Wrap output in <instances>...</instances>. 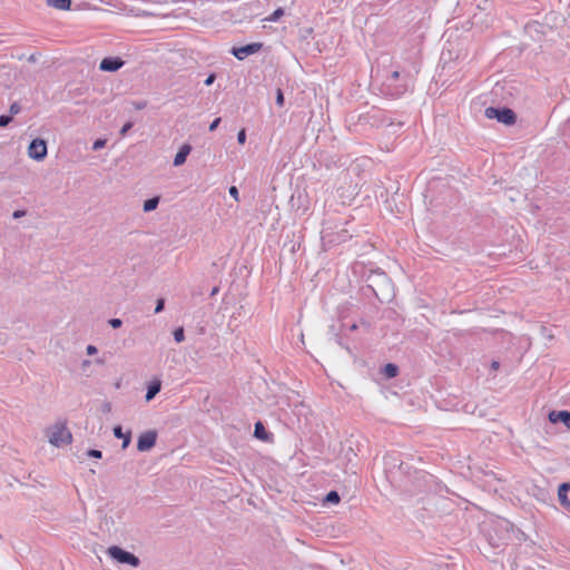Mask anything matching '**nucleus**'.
Returning <instances> with one entry per match:
<instances>
[{
    "mask_svg": "<svg viewBox=\"0 0 570 570\" xmlns=\"http://www.w3.org/2000/svg\"><path fill=\"white\" fill-rule=\"evenodd\" d=\"M47 4L59 10H69L71 0H47Z\"/></svg>",
    "mask_w": 570,
    "mask_h": 570,
    "instance_id": "15",
    "label": "nucleus"
},
{
    "mask_svg": "<svg viewBox=\"0 0 570 570\" xmlns=\"http://www.w3.org/2000/svg\"><path fill=\"white\" fill-rule=\"evenodd\" d=\"M28 155L35 160H42L47 156V144L43 139H33L28 147Z\"/></svg>",
    "mask_w": 570,
    "mask_h": 570,
    "instance_id": "6",
    "label": "nucleus"
},
{
    "mask_svg": "<svg viewBox=\"0 0 570 570\" xmlns=\"http://www.w3.org/2000/svg\"><path fill=\"white\" fill-rule=\"evenodd\" d=\"M228 193H229V195H230L235 200H237V202H238V199H239V198H238V195H239V194H238V189H237V187H236V186H230V187H229V189H228Z\"/></svg>",
    "mask_w": 570,
    "mask_h": 570,
    "instance_id": "30",
    "label": "nucleus"
},
{
    "mask_svg": "<svg viewBox=\"0 0 570 570\" xmlns=\"http://www.w3.org/2000/svg\"><path fill=\"white\" fill-rule=\"evenodd\" d=\"M26 215H27V210H24V209H17V210L13 212L12 217L14 219H19V218L24 217Z\"/></svg>",
    "mask_w": 570,
    "mask_h": 570,
    "instance_id": "31",
    "label": "nucleus"
},
{
    "mask_svg": "<svg viewBox=\"0 0 570 570\" xmlns=\"http://www.w3.org/2000/svg\"><path fill=\"white\" fill-rule=\"evenodd\" d=\"M262 47L263 45L261 42H253L242 47H233L230 52L238 60H244L248 56L258 52L262 49Z\"/></svg>",
    "mask_w": 570,
    "mask_h": 570,
    "instance_id": "7",
    "label": "nucleus"
},
{
    "mask_svg": "<svg viewBox=\"0 0 570 570\" xmlns=\"http://www.w3.org/2000/svg\"><path fill=\"white\" fill-rule=\"evenodd\" d=\"M284 16V9L283 8H277L271 16H268L267 18H265L264 20L265 21H268V22H276L278 21L282 17Z\"/></svg>",
    "mask_w": 570,
    "mask_h": 570,
    "instance_id": "20",
    "label": "nucleus"
},
{
    "mask_svg": "<svg viewBox=\"0 0 570 570\" xmlns=\"http://www.w3.org/2000/svg\"><path fill=\"white\" fill-rule=\"evenodd\" d=\"M29 61H32V62H35V61H36V57H35V55H31V56L29 57Z\"/></svg>",
    "mask_w": 570,
    "mask_h": 570,
    "instance_id": "42",
    "label": "nucleus"
},
{
    "mask_svg": "<svg viewBox=\"0 0 570 570\" xmlns=\"http://www.w3.org/2000/svg\"><path fill=\"white\" fill-rule=\"evenodd\" d=\"M558 499L561 507L570 512V482L561 483L558 488Z\"/></svg>",
    "mask_w": 570,
    "mask_h": 570,
    "instance_id": "10",
    "label": "nucleus"
},
{
    "mask_svg": "<svg viewBox=\"0 0 570 570\" xmlns=\"http://www.w3.org/2000/svg\"><path fill=\"white\" fill-rule=\"evenodd\" d=\"M535 495L542 502H546L548 499H550L549 492L544 489H538V494Z\"/></svg>",
    "mask_w": 570,
    "mask_h": 570,
    "instance_id": "22",
    "label": "nucleus"
},
{
    "mask_svg": "<svg viewBox=\"0 0 570 570\" xmlns=\"http://www.w3.org/2000/svg\"><path fill=\"white\" fill-rule=\"evenodd\" d=\"M112 431H114L115 438L122 439L121 448L122 449L128 448V445L130 444V441H131V432L128 431L127 433H124L122 428L120 425H116Z\"/></svg>",
    "mask_w": 570,
    "mask_h": 570,
    "instance_id": "13",
    "label": "nucleus"
},
{
    "mask_svg": "<svg viewBox=\"0 0 570 570\" xmlns=\"http://www.w3.org/2000/svg\"><path fill=\"white\" fill-rule=\"evenodd\" d=\"M276 104L278 107L284 106V94H283L282 89H279V88L276 91Z\"/></svg>",
    "mask_w": 570,
    "mask_h": 570,
    "instance_id": "24",
    "label": "nucleus"
},
{
    "mask_svg": "<svg viewBox=\"0 0 570 570\" xmlns=\"http://www.w3.org/2000/svg\"><path fill=\"white\" fill-rule=\"evenodd\" d=\"M72 435L70 431L63 425L55 426L53 431L49 435V442L55 446H61L63 444L71 443Z\"/></svg>",
    "mask_w": 570,
    "mask_h": 570,
    "instance_id": "5",
    "label": "nucleus"
},
{
    "mask_svg": "<svg viewBox=\"0 0 570 570\" xmlns=\"http://www.w3.org/2000/svg\"><path fill=\"white\" fill-rule=\"evenodd\" d=\"M484 116L488 119H497L499 122L511 126L517 121L515 112L510 108H495L488 107L484 110Z\"/></svg>",
    "mask_w": 570,
    "mask_h": 570,
    "instance_id": "2",
    "label": "nucleus"
},
{
    "mask_svg": "<svg viewBox=\"0 0 570 570\" xmlns=\"http://www.w3.org/2000/svg\"><path fill=\"white\" fill-rule=\"evenodd\" d=\"M190 151H191V146L189 144H184L179 148L178 153L176 154V156L174 158V163H173L174 166L175 167L181 166L186 161Z\"/></svg>",
    "mask_w": 570,
    "mask_h": 570,
    "instance_id": "12",
    "label": "nucleus"
},
{
    "mask_svg": "<svg viewBox=\"0 0 570 570\" xmlns=\"http://www.w3.org/2000/svg\"><path fill=\"white\" fill-rule=\"evenodd\" d=\"M105 140L102 139H97L95 142H94V146H92V149L94 150H98L100 148H102L105 146Z\"/></svg>",
    "mask_w": 570,
    "mask_h": 570,
    "instance_id": "33",
    "label": "nucleus"
},
{
    "mask_svg": "<svg viewBox=\"0 0 570 570\" xmlns=\"http://www.w3.org/2000/svg\"><path fill=\"white\" fill-rule=\"evenodd\" d=\"M383 373L387 379L395 377L399 374V366L393 363H387L383 368Z\"/></svg>",
    "mask_w": 570,
    "mask_h": 570,
    "instance_id": "18",
    "label": "nucleus"
},
{
    "mask_svg": "<svg viewBox=\"0 0 570 570\" xmlns=\"http://www.w3.org/2000/svg\"><path fill=\"white\" fill-rule=\"evenodd\" d=\"M108 323L112 328H119L122 325V321L120 318H110Z\"/></svg>",
    "mask_w": 570,
    "mask_h": 570,
    "instance_id": "28",
    "label": "nucleus"
},
{
    "mask_svg": "<svg viewBox=\"0 0 570 570\" xmlns=\"http://www.w3.org/2000/svg\"><path fill=\"white\" fill-rule=\"evenodd\" d=\"M220 124V118H216L213 120V122L209 125V131L216 130L218 125Z\"/></svg>",
    "mask_w": 570,
    "mask_h": 570,
    "instance_id": "35",
    "label": "nucleus"
},
{
    "mask_svg": "<svg viewBox=\"0 0 570 570\" xmlns=\"http://www.w3.org/2000/svg\"><path fill=\"white\" fill-rule=\"evenodd\" d=\"M159 200H160V198L158 196L146 199L144 202V207H142L144 212L149 213V212L155 210L159 205Z\"/></svg>",
    "mask_w": 570,
    "mask_h": 570,
    "instance_id": "16",
    "label": "nucleus"
},
{
    "mask_svg": "<svg viewBox=\"0 0 570 570\" xmlns=\"http://www.w3.org/2000/svg\"><path fill=\"white\" fill-rule=\"evenodd\" d=\"M20 106L18 102H13L11 106H10V115L13 116V115H17L20 112Z\"/></svg>",
    "mask_w": 570,
    "mask_h": 570,
    "instance_id": "32",
    "label": "nucleus"
},
{
    "mask_svg": "<svg viewBox=\"0 0 570 570\" xmlns=\"http://www.w3.org/2000/svg\"><path fill=\"white\" fill-rule=\"evenodd\" d=\"M134 124L131 121L126 122L120 129V136L125 137L126 134L132 128Z\"/></svg>",
    "mask_w": 570,
    "mask_h": 570,
    "instance_id": "26",
    "label": "nucleus"
},
{
    "mask_svg": "<svg viewBox=\"0 0 570 570\" xmlns=\"http://www.w3.org/2000/svg\"><path fill=\"white\" fill-rule=\"evenodd\" d=\"M217 291H218V289L215 287V288L213 289L212 294L214 295L215 293H217Z\"/></svg>",
    "mask_w": 570,
    "mask_h": 570,
    "instance_id": "44",
    "label": "nucleus"
},
{
    "mask_svg": "<svg viewBox=\"0 0 570 570\" xmlns=\"http://www.w3.org/2000/svg\"><path fill=\"white\" fill-rule=\"evenodd\" d=\"M504 525H505V529H507V535H508V534H509V531H508L509 523H508V522H504Z\"/></svg>",
    "mask_w": 570,
    "mask_h": 570,
    "instance_id": "43",
    "label": "nucleus"
},
{
    "mask_svg": "<svg viewBox=\"0 0 570 570\" xmlns=\"http://www.w3.org/2000/svg\"><path fill=\"white\" fill-rule=\"evenodd\" d=\"M125 65L119 57H106L100 61L99 69L102 71L115 72Z\"/></svg>",
    "mask_w": 570,
    "mask_h": 570,
    "instance_id": "9",
    "label": "nucleus"
},
{
    "mask_svg": "<svg viewBox=\"0 0 570 570\" xmlns=\"http://www.w3.org/2000/svg\"><path fill=\"white\" fill-rule=\"evenodd\" d=\"M107 554L119 563L129 564L135 568L140 564V560L137 556L124 550L118 546L109 547L107 550Z\"/></svg>",
    "mask_w": 570,
    "mask_h": 570,
    "instance_id": "3",
    "label": "nucleus"
},
{
    "mask_svg": "<svg viewBox=\"0 0 570 570\" xmlns=\"http://www.w3.org/2000/svg\"><path fill=\"white\" fill-rule=\"evenodd\" d=\"M86 351H87V354H88V355H94V354H96V353H97V347H96V346H94V345H88V346H87V348H86Z\"/></svg>",
    "mask_w": 570,
    "mask_h": 570,
    "instance_id": "37",
    "label": "nucleus"
},
{
    "mask_svg": "<svg viewBox=\"0 0 570 570\" xmlns=\"http://www.w3.org/2000/svg\"><path fill=\"white\" fill-rule=\"evenodd\" d=\"M87 455L90 456V458H95V459H100L102 456V453L100 450H96V449H90L88 452H87Z\"/></svg>",
    "mask_w": 570,
    "mask_h": 570,
    "instance_id": "27",
    "label": "nucleus"
},
{
    "mask_svg": "<svg viewBox=\"0 0 570 570\" xmlns=\"http://www.w3.org/2000/svg\"><path fill=\"white\" fill-rule=\"evenodd\" d=\"M174 340L177 343H181L185 340V332L183 327H178L174 331Z\"/></svg>",
    "mask_w": 570,
    "mask_h": 570,
    "instance_id": "21",
    "label": "nucleus"
},
{
    "mask_svg": "<svg viewBox=\"0 0 570 570\" xmlns=\"http://www.w3.org/2000/svg\"><path fill=\"white\" fill-rule=\"evenodd\" d=\"M549 420L552 423L561 422L570 430V412L569 411H552L549 414Z\"/></svg>",
    "mask_w": 570,
    "mask_h": 570,
    "instance_id": "11",
    "label": "nucleus"
},
{
    "mask_svg": "<svg viewBox=\"0 0 570 570\" xmlns=\"http://www.w3.org/2000/svg\"><path fill=\"white\" fill-rule=\"evenodd\" d=\"M101 411L104 413H110L111 412V403L110 402H105L102 405H101Z\"/></svg>",
    "mask_w": 570,
    "mask_h": 570,
    "instance_id": "36",
    "label": "nucleus"
},
{
    "mask_svg": "<svg viewBox=\"0 0 570 570\" xmlns=\"http://www.w3.org/2000/svg\"><path fill=\"white\" fill-rule=\"evenodd\" d=\"M216 79V75L215 73H210L206 79H205V85L206 86H210L214 83Z\"/></svg>",
    "mask_w": 570,
    "mask_h": 570,
    "instance_id": "34",
    "label": "nucleus"
},
{
    "mask_svg": "<svg viewBox=\"0 0 570 570\" xmlns=\"http://www.w3.org/2000/svg\"><path fill=\"white\" fill-rule=\"evenodd\" d=\"M254 435L257 439L264 440V441L268 439V434L264 428V424L259 421L255 423Z\"/></svg>",
    "mask_w": 570,
    "mask_h": 570,
    "instance_id": "17",
    "label": "nucleus"
},
{
    "mask_svg": "<svg viewBox=\"0 0 570 570\" xmlns=\"http://www.w3.org/2000/svg\"><path fill=\"white\" fill-rule=\"evenodd\" d=\"M340 500V494L336 491H330L324 499V503L337 504Z\"/></svg>",
    "mask_w": 570,
    "mask_h": 570,
    "instance_id": "19",
    "label": "nucleus"
},
{
    "mask_svg": "<svg viewBox=\"0 0 570 570\" xmlns=\"http://www.w3.org/2000/svg\"><path fill=\"white\" fill-rule=\"evenodd\" d=\"M164 308H165V299L158 298L157 303H156V307H155V313L158 314V313L163 312Z\"/></svg>",
    "mask_w": 570,
    "mask_h": 570,
    "instance_id": "25",
    "label": "nucleus"
},
{
    "mask_svg": "<svg viewBox=\"0 0 570 570\" xmlns=\"http://www.w3.org/2000/svg\"><path fill=\"white\" fill-rule=\"evenodd\" d=\"M399 77H400V72L399 71H393L391 73V78L394 79V80H396Z\"/></svg>",
    "mask_w": 570,
    "mask_h": 570,
    "instance_id": "40",
    "label": "nucleus"
},
{
    "mask_svg": "<svg viewBox=\"0 0 570 570\" xmlns=\"http://www.w3.org/2000/svg\"><path fill=\"white\" fill-rule=\"evenodd\" d=\"M490 544L493 546L494 548H499L503 544V542H499V541H494L492 538L490 540Z\"/></svg>",
    "mask_w": 570,
    "mask_h": 570,
    "instance_id": "38",
    "label": "nucleus"
},
{
    "mask_svg": "<svg viewBox=\"0 0 570 570\" xmlns=\"http://www.w3.org/2000/svg\"><path fill=\"white\" fill-rule=\"evenodd\" d=\"M237 141L239 144H242V145L245 144V141H246V131H245V129H242V130L238 131V134H237Z\"/></svg>",
    "mask_w": 570,
    "mask_h": 570,
    "instance_id": "29",
    "label": "nucleus"
},
{
    "mask_svg": "<svg viewBox=\"0 0 570 570\" xmlns=\"http://www.w3.org/2000/svg\"><path fill=\"white\" fill-rule=\"evenodd\" d=\"M160 389L161 382L159 380L151 381L147 387V393L145 395L146 401H151L160 392Z\"/></svg>",
    "mask_w": 570,
    "mask_h": 570,
    "instance_id": "14",
    "label": "nucleus"
},
{
    "mask_svg": "<svg viewBox=\"0 0 570 570\" xmlns=\"http://www.w3.org/2000/svg\"><path fill=\"white\" fill-rule=\"evenodd\" d=\"M157 441V432L151 430L139 435L137 441V449L140 452H146L153 449Z\"/></svg>",
    "mask_w": 570,
    "mask_h": 570,
    "instance_id": "8",
    "label": "nucleus"
},
{
    "mask_svg": "<svg viewBox=\"0 0 570 570\" xmlns=\"http://www.w3.org/2000/svg\"><path fill=\"white\" fill-rule=\"evenodd\" d=\"M12 121L11 115H1L0 116V127H6Z\"/></svg>",
    "mask_w": 570,
    "mask_h": 570,
    "instance_id": "23",
    "label": "nucleus"
},
{
    "mask_svg": "<svg viewBox=\"0 0 570 570\" xmlns=\"http://www.w3.org/2000/svg\"><path fill=\"white\" fill-rule=\"evenodd\" d=\"M352 236L348 234L347 229L342 228L340 232L334 233L330 227H324L322 229V240L324 244L328 245H337L346 242Z\"/></svg>",
    "mask_w": 570,
    "mask_h": 570,
    "instance_id": "4",
    "label": "nucleus"
},
{
    "mask_svg": "<svg viewBox=\"0 0 570 570\" xmlns=\"http://www.w3.org/2000/svg\"><path fill=\"white\" fill-rule=\"evenodd\" d=\"M356 328H357V325L355 323L350 326L351 331H355Z\"/></svg>",
    "mask_w": 570,
    "mask_h": 570,
    "instance_id": "41",
    "label": "nucleus"
},
{
    "mask_svg": "<svg viewBox=\"0 0 570 570\" xmlns=\"http://www.w3.org/2000/svg\"><path fill=\"white\" fill-rule=\"evenodd\" d=\"M367 287L380 302L389 301L392 283L384 272H372L367 277Z\"/></svg>",
    "mask_w": 570,
    "mask_h": 570,
    "instance_id": "1",
    "label": "nucleus"
},
{
    "mask_svg": "<svg viewBox=\"0 0 570 570\" xmlns=\"http://www.w3.org/2000/svg\"><path fill=\"white\" fill-rule=\"evenodd\" d=\"M500 367V363L498 361H492L491 368L497 371Z\"/></svg>",
    "mask_w": 570,
    "mask_h": 570,
    "instance_id": "39",
    "label": "nucleus"
}]
</instances>
